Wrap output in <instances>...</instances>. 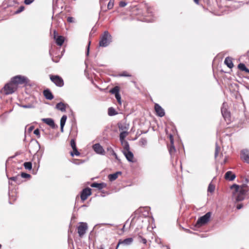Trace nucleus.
<instances>
[{"label":"nucleus","instance_id":"obj_1","mask_svg":"<svg viewBox=\"0 0 249 249\" xmlns=\"http://www.w3.org/2000/svg\"><path fill=\"white\" fill-rule=\"evenodd\" d=\"M112 41V36L107 31L104 32L99 41V46L106 47L109 45Z\"/></svg>","mask_w":249,"mask_h":249},{"label":"nucleus","instance_id":"obj_2","mask_svg":"<svg viewBox=\"0 0 249 249\" xmlns=\"http://www.w3.org/2000/svg\"><path fill=\"white\" fill-rule=\"evenodd\" d=\"M15 85L17 86L18 85L25 84L26 85L29 81L27 77L21 75H18L13 77L11 79Z\"/></svg>","mask_w":249,"mask_h":249},{"label":"nucleus","instance_id":"obj_3","mask_svg":"<svg viewBox=\"0 0 249 249\" xmlns=\"http://www.w3.org/2000/svg\"><path fill=\"white\" fill-rule=\"evenodd\" d=\"M17 89V86L15 85L11 80L7 83L3 88L5 94L8 95L13 93Z\"/></svg>","mask_w":249,"mask_h":249},{"label":"nucleus","instance_id":"obj_4","mask_svg":"<svg viewBox=\"0 0 249 249\" xmlns=\"http://www.w3.org/2000/svg\"><path fill=\"white\" fill-rule=\"evenodd\" d=\"M211 216V213L208 212L202 216L200 217L196 223V226L200 227L206 224L210 220Z\"/></svg>","mask_w":249,"mask_h":249},{"label":"nucleus","instance_id":"obj_5","mask_svg":"<svg viewBox=\"0 0 249 249\" xmlns=\"http://www.w3.org/2000/svg\"><path fill=\"white\" fill-rule=\"evenodd\" d=\"M88 229V224L86 222H79L77 227V232L80 237H82L86 233Z\"/></svg>","mask_w":249,"mask_h":249},{"label":"nucleus","instance_id":"obj_6","mask_svg":"<svg viewBox=\"0 0 249 249\" xmlns=\"http://www.w3.org/2000/svg\"><path fill=\"white\" fill-rule=\"evenodd\" d=\"M50 79L57 87H62L64 86L63 79L58 75H51Z\"/></svg>","mask_w":249,"mask_h":249},{"label":"nucleus","instance_id":"obj_7","mask_svg":"<svg viewBox=\"0 0 249 249\" xmlns=\"http://www.w3.org/2000/svg\"><path fill=\"white\" fill-rule=\"evenodd\" d=\"M92 148L96 153L101 155H105V151L100 143H98L93 144L92 145Z\"/></svg>","mask_w":249,"mask_h":249},{"label":"nucleus","instance_id":"obj_8","mask_svg":"<svg viewBox=\"0 0 249 249\" xmlns=\"http://www.w3.org/2000/svg\"><path fill=\"white\" fill-rule=\"evenodd\" d=\"M91 190L89 188H86L84 189L81 193V199L82 201L86 200L89 196L91 194Z\"/></svg>","mask_w":249,"mask_h":249},{"label":"nucleus","instance_id":"obj_9","mask_svg":"<svg viewBox=\"0 0 249 249\" xmlns=\"http://www.w3.org/2000/svg\"><path fill=\"white\" fill-rule=\"evenodd\" d=\"M227 104L223 103L221 108V113L225 119L229 118L230 116V113L227 109Z\"/></svg>","mask_w":249,"mask_h":249},{"label":"nucleus","instance_id":"obj_10","mask_svg":"<svg viewBox=\"0 0 249 249\" xmlns=\"http://www.w3.org/2000/svg\"><path fill=\"white\" fill-rule=\"evenodd\" d=\"M241 158L249 163V150L247 149L242 150L241 152Z\"/></svg>","mask_w":249,"mask_h":249},{"label":"nucleus","instance_id":"obj_11","mask_svg":"<svg viewBox=\"0 0 249 249\" xmlns=\"http://www.w3.org/2000/svg\"><path fill=\"white\" fill-rule=\"evenodd\" d=\"M155 110L159 116L161 117L164 116V110L159 104H155Z\"/></svg>","mask_w":249,"mask_h":249},{"label":"nucleus","instance_id":"obj_12","mask_svg":"<svg viewBox=\"0 0 249 249\" xmlns=\"http://www.w3.org/2000/svg\"><path fill=\"white\" fill-rule=\"evenodd\" d=\"M133 239L131 237H130V238H126L124 240H120L119 241V243L117 246V247H116V249H117L119 246L120 245H125V246H127V245H129L130 244H132V243L133 242Z\"/></svg>","mask_w":249,"mask_h":249},{"label":"nucleus","instance_id":"obj_13","mask_svg":"<svg viewBox=\"0 0 249 249\" xmlns=\"http://www.w3.org/2000/svg\"><path fill=\"white\" fill-rule=\"evenodd\" d=\"M42 121L50 126L53 128H54L55 127V124L54 121L52 118H43L42 119Z\"/></svg>","mask_w":249,"mask_h":249},{"label":"nucleus","instance_id":"obj_14","mask_svg":"<svg viewBox=\"0 0 249 249\" xmlns=\"http://www.w3.org/2000/svg\"><path fill=\"white\" fill-rule=\"evenodd\" d=\"M43 95L46 99L51 100L53 99L54 96L49 89H46L43 90Z\"/></svg>","mask_w":249,"mask_h":249},{"label":"nucleus","instance_id":"obj_15","mask_svg":"<svg viewBox=\"0 0 249 249\" xmlns=\"http://www.w3.org/2000/svg\"><path fill=\"white\" fill-rule=\"evenodd\" d=\"M235 175L231 171L227 172L225 174V179L229 181L233 180L235 179Z\"/></svg>","mask_w":249,"mask_h":249},{"label":"nucleus","instance_id":"obj_16","mask_svg":"<svg viewBox=\"0 0 249 249\" xmlns=\"http://www.w3.org/2000/svg\"><path fill=\"white\" fill-rule=\"evenodd\" d=\"M123 153L128 161L133 162L134 155L132 152L130 151H123Z\"/></svg>","mask_w":249,"mask_h":249},{"label":"nucleus","instance_id":"obj_17","mask_svg":"<svg viewBox=\"0 0 249 249\" xmlns=\"http://www.w3.org/2000/svg\"><path fill=\"white\" fill-rule=\"evenodd\" d=\"M68 106V104H65L62 102H59L56 105L55 108L62 112H65L66 107Z\"/></svg>","mask_w":249,"mask_h":249},{"label":"nucleus","instance_id":"obj_18","mask_svg":"<svg viewBox=\"0 0 249 249\" xmlns=\"http://www.w3.org/2000/svg\"><path fill=\"white\" fill-rule=\"evenodd\" d=\"M91 187L93 188H97L99 190L102 189L103 188L106 187L107 185L105 183H97V182H93L90 185Z\"/></svg>","mask_w":249,"mask_h":249},{"label":"nucleus","instance_id":"obj_19","mask_svg":"<svg viewBox=\"0 0 249 249\" xmlns=\"http://www.w3.org/2000/svg\"><path fill=\"white\" fill-rule=\"evenodd\" d=\"M121 174L122 172L121 171H118L115 173L109 174L108 178L109 181H113L118 178L119 175H121Z\"/></svg>","mask_w":249,"mask_h":249},{"label":"nucleus","instance_id":"obj_20","mask_svg":"<svg viewBox=\"0 0 249 249\" xmlns=\"http://www.w3.org/2000/svg\"><path fill=\"white\" fill-rule=\"evenodd\" d=\"M67 119V116L66 115H64L62 116L60 119V131L61 132H64V127L65 124Z\"/></svg>","mask_w":249,"mask_h":249},{"label":"nucleus","instance_id":"obj_21","mask_svg":"<svg viewBox=\"0 0 249 249\" xmlns=\"http://www.w3.org/2000/svg\"><path fill=\"white\" fill-rule=\"evenodd\" d=\"M9 179L10 180L15 181L16 183L18 184H20L22 182L21 177L18 175L15 177H11Z\"/></svg>","mask_w":249,"mask_h":249},{"label":"nucleus","instance_id":"obj_22","mask_svg":"<svg viewBox=\"0 0 249 249\" xmlns=\"http://www.w3.org/2000/svg\"><path fill=\"white\" fill-rule=\"evenodd\" d=\"M54 40L57 45L62 46L64 42V37L61 36H59Z\"/></svg>","mask_w":249,"mask_h":249},{"label":"nucleus","instance_id":"obj_23","mask_svg":"<svg viewBox=\"0 0 249 249\" xmlns=\"http://www.w3.org/2000/svg\"><path fill=\"white\" fill-rule=\"evenodd\" d=\"M224 63L230 69L233 67V64L232 63L231 58L230 57H227L225 58Z\"/></svg>","mask_w":249,"mask_h":249},{"label":"nucleus","instance_id":"obj_24","mask_svg":"<svg viewBox=\"0 0 249 249\" xmlns=\"http://www.w3.org/2000/svg\"><path fill=\"white\" fill-rule=\"evenodd\" d=\"M121 144L123 145L124 150L123 151H130V147L128 142L127 141L121 142Z\"/></svg>","mask_w":249,"mask_h":249},{"label":"nucleus","instance_id":"obj_25","mask_svg":"<svg viewBox=\"0 0 249 249\" xmlns=\"http://www.w3.org/2000/svg\"><path fill=\"white\" fill-rule=\"evenodd\" d=\"M238 68L242 71H244L246 72H249V69H248L245 65L243 63H240L238 65Z\"/></svg>","mask_w":249,"mask_h":249},{"label":"nucleus","instance_id":"obj_26","mask_svg":"<svg viewBox=\"0 0 249 249\" xmlns=\"http://www.w3.org/2000/svg\"><path fill=\"white\" fill-rule=\"evenodd\" d=\"M234 196H235V199L236 202L242 201L245 198V196L239 194L238 193H236V195Z\"/></svg>","mask_w":249,"mask_h":249},{"label":"nucleus","instance_id":"obj_27","mask_svg":"<svg viewBox=\"0 0 249 249\" xmlns=\"http://www.w3.org/2000/svg\"><path fill=\"white\" fill-rule=\"evenodd\" d=\"M117 112L112 107H109L108 109V114L110 116H112L117 114Z\"/></svg>","mask_w":249,"mask_h":249},{"label":"nucleus","instance_id":"obj_28","mask_svg":"<svg viewBox=\"0 0 249 249\" xmlns=\"http://www.w3.org/2000/svg\"><path fill=\"white\" fill-rule=\"evenodd\" d=\"M170 142L172 145L170 147L169 151L170 155H172V154L176 151V149L175 146L173 145V139L172 138L171 136L170 137Z\"/></svg>","mask_w":249,"mask_h":249},{"label":"nucleus","instance_id":"obj_29","mask_svg":"<svg viewBox=\"0 0 249 249\" xmlns=\"http://www.w3.org/2000/svg\"><path fill=\"white\" fill-rule=\"evenodd\" d=\"M128 134L127 131H122L120 134V140L121 142L125 141L124 139Z\"/></svg>","mask_w":249,"mask_h":249},{"label":"nucleus","instance_id":"obj_30","mask_svg":"<svg viewBox=\"0 0 249 249\" xmlns=\"http://www.w3.org/2000/svg\"><path fill=\"white\" fill-rule=\"evenodd\" d=\"M110 92L115 95L119 94V88L118 86H115L110 89Z\"/></svg>","mask_w":249,"mask_h":249},{"label":"nucleus","instance_id":"obj_31","mask_svg":"<svg viewBox=\"0 0 249 249\" xmlns=\"http://www.w3.org/2000/svg\"><path fill=\"white\" fill-rule=\"evenodd\" d=\"M231 189H234V191L232 193L233 195H236V194L238 192L239 190V186L238 185L234 184L231 186Z\"/></svg>","mask_w":249,"mask_h":249},{"label":"nucleus","instance_id":"obj_32","mask_svg":"<svg viewBox=\"0 0 249 249\" xmlns=\"http://www.w3.org/2000/svg\"><path fill=\"white\" fill-rule=\"evenodd\" d=\"M24 166L26 169L31 170L32 164L31 162H25L24 163Z\"/></svg>","mask_w":249,"mask_h":249},{"label":"nucleus","instance_id":"obj_33","mask_svg":"<svg viewBox=\"0 0 249 249\" xmlns=\"http://www.w3.org/2000/svg\"><path fill=\"white\" fill-rule=\"evenodd\" d=\"M215 190V186L212 183H210L208 186V192L210 193H213Z\"/></svg>","mask_w":249,"mask_h":249},{"label":"nucleus","instance_id":"obj_34","mask_svg":"<svg viewBox=\"0 0 249 249\" xmlns=\"http://www.w3.org/2000/svg\"><path fill=\"white\" fill-rule=\"evenodd\" d=\"M140 143L142 146H144L147 144V140L145 138H141L140 140Z\"/></svg>","mask_w":249,"mask_h":249},{"label":"nucleus","instance_id":"obj_35","mask_svg":"<svg viewBox=\"0 0 249 249\" xmlns=\"http://www.w3.org/2000/svg\"><path fill=\"white\" fill-rule=\"evenodd\" d=\"M220 150V147L218 145L217 143H216L215 144V153H214V157L216 159L218 155V152Z\"/></svg>","mask_w":249,"mask_h":249},{"label":"nucleus","instance_id":"obj_36","mask_svg":"<svg viewBox=\"0 0 249 249\" xmlns=\"http://www.w3.org/2000/svg\"><path fill=\"white\" fill-rule=\"evenodd\" d=\"M114 0H110L107 4V9L108 10L111 9L114 6Z\"/></svg>","mask_w":249,"mask_h":249},{"label":"nucleus","instance_id":"obj_37","mask_svg":"<svg viewBox=\"0 0 249 249\" xmlns=\"http://www.w3.org/2000/svg\"><path fill=\"white\" fill-rule=\"evenodd\" d=\"M74 152H71V155L72 156V157H73L74 155L75 156H79L80 153L79 152H78V151L77 150V148H76V149H73Z\"/></svg>","mask_w":249,"mask_h":249},{"label":"nucleus","instance_id":"obj_38","mask_svg":"<svg viewBox=\"0 0 249 249\" xmlns=\"http://www.w3.org/2000/svg\"><path fill=\"white\" fill-rule=\"evenodd\" d=\"M247 191L243 188H239L238 192L237 193L245 196L247 193Z\"/></svg>","mask_w":249,"mask_h":249},{"label":"nucleus","instance_id":"obj_39","mask_svg":"<svg viewBox=\"0 0 249 249\" xmlns=\"http://www.w3.org/2000/svg\"><path fill=\"white\" fill-rule=\"evenodd\" d=\"M70 144H71V148H72V149H76V142H75L74 139L71 140Z\"/></svg>","mask_w":249,"mask_h":249},{"label":"nucleus","instance_id":"obj_40","mask_svg":"<svg viewBox=\"0 0 249 249\" xmlns=\"http://www.w3.org/2000/svg\"><path fill=\"white\" fill-rule=\"evenodd\" d=\"M107 151H110L111 152H112V155L115 156V157L116 159H118V157H117V155L116 153L114 152L113 149L111 147H107Z\"/></svg>","mask_w":249,"mask_h":249},{"label":"nucleus","instance_id":"obj_41","mask_svg":"<svg viewBox=\"0 0 249 249\" xmlns=\"http://www.w3.org/2000/svg\"><path fill=\"white\" fill-rule=\"evenodd\" d=\"M20 106L24 108H32L34 107V106L30 104L25 105H20Z\"/></svg>","mask_w":249,"mask_h":249},{"label":"nucleus","instance_id":"obj_42","mask_svg":"<svg viewBox=\"0 0 249 249\" xmlns=\"http://www.w3.org/2000/svg\"><path fill=\"white\" fill-rule=\"evenodd\" d=\"M20 177H21V178H29L31 177V175L27 173L22 172L21 174V175L20 176Z\"/></svg>","mask_w":249,"mask_h":249},{"label":"nucleus","instance_id":"obj_43","mask_svg":"<svg viewBox=\"0 0 249 249\" xmlns=\"http://www.w3.org/2000/svg\"><path fill=\"white\" fill-rule=\"evenodd\" d=\"M34 134H35L38 138L40 137V130L38 128H36L34 131Z\"/></svg>","mask_w":249,"mask_h":249},{"label":"nucleus","instance_id":"obj_44","mask_svg":"<svg viewBox=\"0 0 249 249\" xmlns=\"http://www.w3.org/2000/svg\"><path fill=\"white\" fill-rule=\"evenodd\" d=\"M104 225H112V224H108V223H100V224H97L96 225H95L94 227V229H95V228L96 227H101L102 226H104Z\"/></svg>","mask_w":249,"mask_h":249},{"label":"nucleus","instance_id":"obj_45","mask_svg":"<svg viewBox=\"0 0 249 249\" xmlns=\"http://www.w3.org/2000/svg\"><path fill=\"white\" fill-rule=\"evenodd\" d=\"M139 241L140 242H142L144 244H146L147 240H146V239L145 238H143L141 236H139Z\"/></svg>","mask_w":249,"mask_h":249},{"label":"nucleus","instance_id":"obj_46","mask_svg":"<svg viewBox=\"0 0 249 249\" xmlns=\"http://www.w3.org/2000/svg\"><path fill=\"white\" fill-rule=\"evenodd\" d=\"M24 7L23 6H21L15 12L16 14H18L23 11Z\"/></svg>","mask_w":249,"mask_h":249},{"label":"nucleus","instance_id":"obj_47","mask_svg":"<svg viewBox=\"0 0 249 249\" xmlns=\"http://www.w3.org/2000/svg\"><path fill=\"white\" fill-rule=\"evenodd\" d=\"M115 98L117 99V101L118 102V103L121 104V95H120V94H117V95H115Z\"/></svg>","mask_w":249,"mask_h":249},{"label":"nucleus","instance_id":"obj_48","mask_svg":"<svg viewBox=\"0 0 249 249\" xmlns=\"http://www.w3.org/2000/svg\"><path fill=\"white\" fill-rule=\"evenodd\" d=\"M127 5V3L124 1H121L119 3V6L121 7H124Z\"/></svg>","mask_w":249,"mask_h":249},{"label":"nucleus","instance_id":"obj_49","mask_svg":"<svg viewBox=\"0 0 249 249\" xmlns=\"http://www.w3.org/2000/svg\"><path fill=\"white\" fill-rule=\"evenodd\" d=\"M34 0H24V3L26 5H29L31 4Z\"/></svg>","mask_w":249,"mask_h":249},{"label":"nucleus","instance_id":"obj_50","mask_svg":"<svg viewBox=\"0 0 249 249\" xmlns=\"http://www.w3.org/2000/svg\"><path fill=\"white\" fill-rule=\"evenodd\" d=\"M121 76H131V75L127 74L126 72H123L122 73L120 74Z\"/></svg>","mask_w":249,"mask_h":249},{"label":"nucleus","instance_id":"obj_51","mask_svg":"<svg viewBox=\"0 0 249 249\" xmlns=\"http://www.w3.org/2000/svg\"><path fill=\"white\" fill-rule=\"evenodd\" d=\"M67 21L69 22H73V18L72 17H69L67 18Z\"/></svg>","mask_w":249,"mask_h":249},{"label":"nucleus","instance_id":"obj_52","mask_svg":"<svg viewBox=\"0 0 249 249\" xmlns=\"http://www.w3.org/2000/svg\"><path fill=\"white\" fill-rule=\"evenodd\" d=\"M243 204L241 203V204H238V205H237V206H236V208H237V209L238 210H240V209H241V208H243Z\"/></svg>","mask_w":249,"mask_h":249},{"label":"nucleus","instance_id":"obj_53","mask_svg":"<svg viewBox=\"0 0 249 249\" xmlns=\"http://www.w3.org/2000/svg\"><path fill=\"white\" fill-rule=\"evenodd\" d=\"M57 36H58L57 35V33L56 32V31L55 30H54L53 31V38L54 39L56 38L57 37Z\"/></svg>","mask_w":249,"mask_h":249},{"label":"nucleus","instance_id":"obj_54","mask_svg":"<svg viewBox=\"0 0 249 249\" xmlns=\"http://www.w3.org/2000/svg\"><path fill=\"white\" fill-rule=\"evenodd\" d=\"M90 43V42L89 41V45L88 46L87 55H88L89 53V49Z\"/></svg>","mask_w":249,"mask_h":249},{"label":"nucleus","instance_id":"obj_55","mask_svg":"<svg viewBox=\"0 0 249 249\" xmlns=\"http://www.w3.org/2000/svg\"><path fill=\"white\" fill-rule=\"evenodd\" d=\"M34 128V126H30L29 127L28 131L29 132H31V131H32L33 130Z\"/></svg>","mask_w":249,"mask_h":249},{"label":"nucleus","instance_id":"obj_56","mask_svg":"<svg viewBox=\"0 0 249 249\" xmlns=\"http://www.w3.org/2000/svg\"><path fill=\"white\" fill-rule=\"evenodd\" d=\"M36 143L38 146V148H39L40 144H39V142L37 141H36Z\"/></svg>","mask_w":249,"mask_h":249},{"label":"nucleus","instance_id":"obj_57","mask_svg":"<svg viewBox=\"0 0 249 249\" xmlns=\"http://www.w3.org/2000/svg\"><path fill=\"white\" fill-rule=\"evenodd\" d=\"M194 2L197 4H198L199 3V0H194Z\"/></svg>","mask_w":249,"mask_h":249},{"label":"nucleus","instance_id":"obj_58","mask_svg":"<svg viewBox=\"0 0 249 249\" xmlns=\"http://www.w3.org/2000/svg\"><path fill=\"white\" fill-rule=\"evenodd\" d=\"M119 128L120 130H123L124 129L122 125L120 126V125H119Z\"/></svg>","mask_w":249,"mask_h":249},{"label":"nucleus","instance_id":"obj_59","mask_svg":"<svg viewBox=\"0 0 249 249\" xmlns=\"http://www.w3.org/2000/svg\"><path fill=\"white\" fill-rule=\"evenodd\" d=\"M99 249H104V246L103 245H101L100 248H99Z\"/></svg>","mask_w":249,"mask_h":249},{"label":"nucleus","instance_id":"obj_60","mask_svg":"<svg viewBox=\"0 0 249 249\" xmlns=\"http://www.w3.org/2000/svg\"><path fill=\"white\" fill-rule=\"evenodd\" d=\"M185 231L186 232H190V230H189V229H185Z\"/></svg>","mask_w":249,"mask_h":249},{"label":"nucleus","instance_id":"obj_61","mask_svg":"<svg viewBox=\"0 0 249 249\" xmlns=\"http://www.w3.org/2000/svg\"><path fill=\"white\" fill-rule=\"evenodd\" d=\"M103 1H104V0H100V2H101H101H103Z\"/></svg>","mask_w":249,"mask_h":249},{"label":"nucleus","instance_id":"obj_62","mask_svg":"<svg viewBox=\"0 0 249 249\" xmlns=\"http://www.w3.org/2000/svg\"><path fill=\"white\" fill-rule=\"evenodd\" d=\"M226 162V160L225 159L224 161V163H225Z\"/></svg>","mask_w":249,"mask_h":249},{"label":"nucleus","instance_id":"obj_63","mask_svg":"<svg viewBox=\"0 0 249 249\" xmlns=\"http://www.w3.org/2000/svg\"><path fill=\"white\" fill-rule=\"evenodd\" d=\"M9 184H12V183H11L10 181H9Z\"/></svg>","mask_w":249,"mask_h":249}]
</instances>
